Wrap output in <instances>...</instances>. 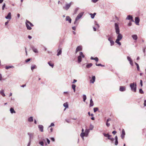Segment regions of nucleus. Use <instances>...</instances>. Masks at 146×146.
Returning <instances> with one entry per match:
<instances>
[{
    "label": "nucleus",
    "instance_id": "nucleus-4",
    "mask_svg": "<svg viewBox=\"0 0 146 146\" xmlns=\"http://www.w3.org/2000/svg\"><path fill=\"white\" fill-rule=\"evenodd\" d=\"M84 55L83 54L82 52H80V55L78 57V61L79 63H80L82 61V58H84Z\"/></svg>",
    "mask_w": 146,
    "mask_h": 146
},
{
    "label": "nucleus",
    "instance_id": "nucleus-14",
    "mask_svg": "<svg viewBox=\"0 0 146 146\" xmlns=\"http://www.w3.org/2000/svg\"><path fill=\"white\" fill-rule=\"evenodd\" d=\"M82 50V47L81 46H78L76 49V53Z\"/></svg>",
    "mask_w": 146,
    "mask_h": 146
},
{
    "label": "nucleus",
    "instance_id": "nucleus-47",
    "mask_svg": "<svg viewBox=\"0 0 146 146\" xmlns=\"http://www.w3.org/2000/svg\"><path fill=\"white\" fill-rule=\"evenodd\" d=\"M118 144V140H115V145H117Z\"/></svg>",
    "mask_w": 146,
    "mask_h": 146
},
{
    "label": "nucleus",
    "instance_id": "nucleus-10",
    "mask_svg": "<svg viewBox=\"0 0 146 146\" xmlns=\"http://www.w3.org/2000/svg\"><path fill=\"white\" fill-rule=\"evenodd\" d=\"M11 13L10 12L8 13L7 15L5 17V18L7 19H9V20L11 19Z\"/></svg>",
    "mask_w": 146,
    "mask_h": 146
},
{
    "label": "nucleus",
    "instance_id": "nucleus-39",
    "mask_svg": "<svg viewBox=\"0 0 146 146\" xmlns=\"http://www.w3.org/2000/svg\"><path fill=\"white\" fill-rule=\"evenodd\" d=\"M139 92L141 94H143L144 93V92L141 89H140L139 90Z\"/></svg>",
    "mask_w": 146,
    "mask_h": 146
},
{
    "label": "nucleus",
    "instance_id": "nucleus-2",
    "mask_svg": "<svg viewBox=\"0 0 146 146\" xmlns=\"http://www.w3.org/2000/svg\"><path fill=\"white\" fill-rule=\"evenodd\" d=\"M26 25L27 29L31 30L32 29V28L31 27H33V25L30 21L27 20H26Z\"/></svg>",
    "mask_w": 146,
    "mask_h": 146
},
{
    "label": "nucleus",
    "instance_id": "nucleus-27",
    "mask_svg": "<svg viewBox=\"0 0 146 146\" xmlns=\"http://www.w3.org/2000/svg\"><path fill=\"white\" fill-rule=\"evenodd\" d=\"M37 66L35 65H33L31 66V69L32 70H33L34 69L36 68Z\"/></svg>",
    "mask_w": 146,
    "mask_h": 146
},
{
    "label": "nucleus",
    "instance_id": "nucleus-46",
    "mask_svg": "<svg viewBox=\"0 0 146 146\" xmlns=\"http://www.w3.org/2000/svg\"><path fill=\"white\" fill-rule=\"evenodd\" d=\"M95 60L96 62H98V59L97 57H96L94 58V60Z\"/></svg>",
    "mask_w": 146,
    "mask_h": 146
},
{
    "label": "nucleus",
    "instance_id": "nucleus-8",
    "mask_svg": "<svg viewBox=\"0 0 146 146\" xmlns=\"http://www.w3.org/2000/svg\"><path fill=\"white\" fill-rule=\"evenodd\" d=\"M127 59L128 61H129L130 65L132 66H133V62L131 58L130 57L128 56L127 57Z\"/></svg>",
    "mask_w": 146,
    "mask_h": 146
},
{
    "label": "nucleus",
    "instance_id": "nucleus-64",
    "mask_svg": "<svg viewBox=\"0 0 146 146\" xmlns=\"http://www.w3.org/2000/svg\"><path fill=\"white\" fill-rule=\"evenodd\" d=\"M111 120V119L110 118H109L107 120L106 122H108L109 121H110Z\"/></svg>",
    "mask_w": 146,
    "mask_h": 146
},
{
    "label": "nucleus",
    "instance_id": "nucleus-25",
    "mask_svg": "<svg viewBox=\"0 0 146 146\" xmlns=\"http://www.w3.org/2000/svg\"><path fill=\"white\" fill-rule=\"evenodd\" d=\"M94 104L93 103V102L92 101V98H91V99L90 100V107L92 106H94Z\"/></svg>",
    "mask_w": 146,
    "mask_h": 146
},
{
    "label": "nucleus",
    "instance_id": "nucleus-31",
    "mask_svg": "<svg viewBox=\"0 0 146 146\" xmlns=\"http://www.w3.org/2000/svg\"><path fill=\"white\" fill-rule=\"evenodd\" d=\"M90 130L89 129H86V130H85V134H86V136H87V135H88L90 132Z\"/></svg>",
    "mask_w": 146,
    "mask_h": 146
},
{
    "label": "nucleus",
    "instance_id": "nucleus-20",
    "mask_svg": "<svg viewBox=\"0 0 146 146\" xmlns=\"http://www.w3.org/2000/svg\"><path fill=\"white\" fill-rule=\"evenodd\" d=\"M4 90L3 89L1 90L0 91V94L3 97H5V94L4 93Z\"/></svg>",
    "mask_w": 146,
    "mask_h": 146
},
{
    "label": "nucleus",
    "instance_id": "nucleus-17",
    "mask_svg": "<svg viewBox=\"0 0 146 146\" xmlns=\"http://www.w3.org/2000/svg\"><path fill=\"white\" fill-rule=\"evenodd\" d=\"M96 77L95 76H92V79L90 80V82L91 83L93 84L95 81Z\"/></svg>",
    "mask_w": 146,
    "mask_h": 146
},
{
    "label": "nucleus",
    "instance_id": "nucleus-41",
    "mask_svg": "<svg viewBox=\"0 0 146 146\" xmlns=\"http://www.w3.org/2000/svg\"><path fill=\"white\" fill-rule=\"evenodd\" d=\"M90 15L91 16V17L92 19H94L95 16L92 13H90Z\"/></svg>",
    "mask_w": 146,
    "mask_h": 146
},
{
    "label": "nucleus",
    "instance_id": "nucleus-38",
    "mask_svg": "<svg viewBox=\"0 0 146 146\" xmlns=\"http://www.w3.org/2000/svg\"><path fill=\"white\" fill-rule=\"evenodd\" d=\"M98 110V108H94V112H96Z\"/></svg>",
    "mask_w": 146,
    "mask_h": 146
},
{
    "label": "nucleus",
    "instance_id": "nucleus-1",
    "mask_svg": "<svg viewBox=\"0 0 146 146\" xmlns=\"http://www.w3.org/2000/svg\"><path fill=\"white\" fill-rule=\"evenodd\" d=\"M115 32L118 35L117 36V38L115 42L117 44L119 45L120 46L121 44L119 41L120 40L123 38L122 35L120 33V31L118 25L117 23H115Z\"/></svg>",
    "mask_w": 146,
    "mask_h": 146
},
{
    "label": "nucleus",
    "instance_id": "nucleus-54",
    "mask_svg": "<svg viewBox=\"0 0 146 146\" xmlns=\"http://www.w3.org/2000/svg\"><path fill=\"white\" fill-rule=\"evenodd\" d=\"M9 20H7L6 22L5 23V25H7L8 23H9Z\"/></svg>",
    "mask_w": 146,
    "mask_h": 146
},
{
    "label": "nucleus",
    "instance_id": "nucleus-15",
    "mask_svg": "<svg viewBox=\"0 0 146 146\" xmlns=\"http://www.w3.org/2000/svg\"><path fill=\"white\" fill-rule=\"evenodd\" d=\"M38 128L40 131L42 132L43 131V126L42 125H39Z\"/></svg>",
    "mask_w": 146,
    "mask_h": 146
},
{
    "label": "nucleus",
    "instance_id": "nucleus-9",
    "mask_svg": "<svg viewBox=\"0 0 146 146\" xmlns=\"http://www.w3.org/2000/svg\"><path fill=\"white\" fill-rule=\"evenodd\" d=\"M57 52H58V53L57 54V55L58 56L61 54L62 53V48L60 47V46L58 47V49L57 50Z\"/></svg>",
    "mask_w": 146,
    "mask_h": 146
},
{
    "label": "nucleus",
    "instance_id": "nucleus-30",
    "mask_svg": "<svg viewBox=\"0 0 146 146\" xmlns=\"http://www.w3.org/2000/svg\"><path fill=\"white\" fill-rule=\"evenodd\" d=\"M72 89L73 90L74 92H75V91H76V88H75L76 87V85L74 84H72Z\"/></svg>",
    "mask_w": 146,
    "mask_h": 146
},
{
    "label": "nucleus",
    "instance_id": "nucleus-7",
    "mask_svg": "<svg viewBox=\"0 0 146 146\" xmlns=\"http://www.w3.org/2000/svg\"><path fill=\"white\" fill-rule=\"evenodd\" d=\"M71 3V2H70L69 3H66V4L65 6L64 7V9L66 10H68L70 7Z\"/></svg>",
    "mask_w": 146,
    "mask_h": 146
},
{
    "label": "nucleus",
    "instance_id": "nucleus-16",
    "mask_svg": "<svg viewBox=\"0 0 146 146\" xmlns=\"http://www.w3.org/2000/svg\"><path fill=\"white\" fill-rule=\"evenodd\" d=\"M125 135V133L124 130L123 129L122 130V134L121 135V138L122 139H123Z\"/></svg>",
    "mask_w": 146,
    "mask_h": 146
},
{
    "label": "nucleus",
    "instance_id": "nucleus-26",
    "mask_svg": "<svg viewBox=\"0 0 146 146\" xmlns=\"http://www.w3.org/2000/svg\"><path fill=\"white\" fill-rule=\"evenodd\" d=\"M28 121L29 122H32L33 121V117L32 116L29 117L28 119Z\"/></svg>",
    "mask_w": 146,
    "mask_h": 146
},
{
    "label": "nucleus",
    "instance_id": "nucleus-63",
    "mask_svg": "<svg viewBox=\"0 0 146 146\" xmlns=\"http://www.w3.org/2000/svg\"><path fill=\"white\" fill-rule=\"evenodd\" d=\"M72 29L74 30H76V27H72Z\"/></svg>",
    "mask_w": 146,
    "mask_h": 146
},
{
    "label": "nucleus",
    "instance_id": "nucleus-13",
    "mask_svg": "<svg viewBox=\"0 0 146 146\" xmlns=\"http://www.w3.org/2000/svg\"><path fill=\"white\" fill-rule=\"evenodd\" d=\"M126 90V87L125 86H120L119 91L121 92H123Z\"/></svg>",
    "mask_w": 146,
    "mask_h": 146
},
{
    "label": "nucleus",
    "instance_id": "nucleus-12",
    "mask_svg": "<svg viewBox=\"0 0 146 146\" xmlns=\"http://www.w3.org/2000/svg\"><path fill=\"white\" fill-rule=\"evenodd\" d=\"M140 21V19L139 17H136L135 18V22L136 24L137 25H139V23Z\"/></svg>",
    "mask_w": 146,
    "mask_h": 146
},
{
    "label": "nucleus",
    "instance_id": "nucleus-6",
    "mask_svg": "<svg viewBox=\"0 0 146 146\" xmlns=\"http://www.w3.org/2000/svg\"><path fill=\"white\" fill-rule=\"evenodd\" d=\"M108 40L110 42L111 46H113L114 45V42L111 36H109L108 38Z\"/></svg>",
    "mask_w": 146,
    "mask_h": 146
},
{
    "label": "nucleus",
    "instance_id": "nucleus-44",
    "mask_svg": "<svg viewBox=\"0 0 146 146\" xmlns=\"http://www.w3.org/2000/svg\"><path fill=\"white\" fill-rule=\"evenodd\" d=\"M5 3H4L2 7V9L3 10H4L5 7Z\"/></svg>",
    "mask_w": 146,
    "mask_h": 146
},
{
    "label": "nucleus",
    "instance_id": "nucleus-34",
    "mask_svg": "<svg viewBox=\"0 0 146 146\" xmlns=\"http://www.w3.org/2000/svg\"><path fill=\"white\" fill-rule=\"evenodd\" d=\"M135 64L137 66V70L138 71H139V67L138 64L137 63L135 62Z\"/></svg>",
    "mask_w": 146,
    "mask_h": 146
},
{
    "label": "nucleus",
    "instance_id": "nucleus-18",
    "mask_svg": "<svg viewBox=\"0 0 146 146\" xmlns=\"http://www.w3.org/2000/svg\"><path fill=\"white\" fill-rule=\"evenodd\" d=\"M31 48L33 51L35 53H38V51L37 49L35 48L34 46H31Z\"/></svg>",
    "mask_w": 146,
    "mask_h": 146
},
{
    "label": "nucleus",
    "instance_id": "nucleus-45",
    "mask_svg": "<svg viewBox=\"0 0 146 146\" xmlns=\"http://www.w3.org/2000/svg\"><path fill=\"white\" fill-rule=\"evenodd\" d=\"M103 135L105 137H108V136L109 135V134H106L105 133H103Z\"/></svg>",
    "mask_w": 146,
    "mask_h": 146
},
{
    "label": "nucleus",
    "instance_id": "nucleus-35",
    "mask_svg": "<svg viewBox=\"0 0 146 146\" xmlns=\"http://www.w3.org/2000/svg\"><path fill=\"white\" fill-rule=\"evenodd\" d=\"M83 101L84 102H85V100H86V96L85 95H84L83 96Z\"/></svg>",
    "mask_w": 146,
    "mask_h": 146
},
{
    "label": "nucleus",
    "instance_id": "nucleus-37",
    "mask_svg": "<svg viewBox=\"0 0 146 146\" xmlns=\"http://www.w3.org/2000/svg\"><path fill=\"white\" fill-rule=\"evenodd\" d=\"M39 144L41 146H43L44 145V143L43 141H41L39 142Z\"/></svg>",
    "mask_w": 146,
    "mask_h": 146
},
{
    "label": "nucleus",
    "instance_id": "nucleus-22",
    "mask_svg": "<svg viewBox=\"0 0 146 146\" xmlns=\"http://www.w3.org/2000/svg\"><path fill=\"white\" fill-rule=\"evenodd\" d=\"M14 68V67L13 66H6L5 67V68L7 69H8L10 68Z\"/></svg>",
    "mask_w": 146,
    "mask_h": 146
},
{
    "label": "nucleus",
    "instance_id": "nucleus-50",
    "mask_svg": "<svg viewBox=\"0 0 146 146\" xmlns=\"http://www.w3.org/2000/svg\"><path fill=\"white\" fill-rule=\"evenodd\" d=\"M31 139H29V142L27 145V146H30V144H31Z\"/></svg>",
    "mask_w": 146,
    "mask_h": 146
},
{
    "label": "nucleus",
    "instance_id": "nucleus-51",
    "mask_svg": "<svg viewBox=\"0 0 146 146\" xmlns=\"http://www.w3.org/2000/svg\"><path fill=\"white\" fill-rule=\"evenodd\" d=\"M111 135H109L108 137V139L110 140V139H111Z\"/></svg>",
    "mask_w": 146,
    "mask_h": 146
},
{
    "label": "nucleus",
    "instance_id": "nucleus-57",
    "mask_svg": "<svg viewBox=\"0 0 146 146\" xmlns=\"http://www.w3.org/2000/svg\"><path fill=\"white\" fill-rule=\"evenodd\" d=\"M140 84L141 86H143V82L141 80H140Z\"/></svg>",
    "mask_w": 146,
    "mask_h": 146
},
{
    "label": "nucleus",
    "instance_id": "nucleus-23",
    "mask_svg": "<svg viewBox=\"0 0 146 146\" xmlns=\"http://www.w3.org/2000/svg\"><path fill=\"white\" fill-rule=\"evenodd\" d=\"M10 112L11 113H16V112L14 110L13 108H10Z\"/></svg>",
    "mask_w": 146,
    "mask_h": 146
},
{
    "label": "nucleus",
    "instance_id": "nucleus-43",
    "mask_svg": "<svg viewBox=\"0 0 146 146\" xmlns=\"http://www.w3.org/2000/svg\"><path fill=\"white\" fill-rule=\"evenodd\" d=\"M54 124L53 123H51L50 125L48 126V128L51 127L52 126H54Z\"/></svg>",
    "mask_w": 146,
    "mask_h": 146
},
{
    "label": "nucleus",
    "instance_id": "nucleus-11",
    "mask_svg": "<svg viewBox=\"0 0 146 146\" xmlns=\"http://www.w3.org/2000/svg\"><path fill=\"white\" fill-rule=\"evenodd\" d=\"M126 20H131V21L134 22L132 16L131 15H129L127 16V17L126 18Z\"/></svg>",
    "mask_w": 146,
    "mask_h": 146
},
{
    "label": "nucleus",
    "instance_id": "nucleus-21",
    "mask_svg": "<svg viewBox=\"0 0 146 146\" xmlns=\"http://www.w3.org/2000/svg\"><path fill=\"white\" fill-rule=\"evenodd\" d=\"M132 37L134 40H136L138 38L137 35H132Z\"/></svg>",
    "mask_w": 146,
    "mask_h": 146
},
{
    "label": "nucleus",
    "instance_id": "nucleus-62",
    "mask_svg": "<svg viewBox=\"0 0 146 146\" xmlns=\"http://www.w3.org/2000/svg\"><path fill=\"white\" fill-rule=\"evenodd\" d=\"M114 139L113 138H111V139L110 140L112 141H113L114 140Z\"/></svg>",
    "mask_w": 146,
    "mask_h": 146
},
{
    "label": "nucleus",
    "instance_id": "nucleus-32",
    "mask_svg": "<svg viewBox=\"0 0 146 146\" xmlns=\"http://www.w3.org/2000/svg\"><path fill=\"white\" fill-rule=\"evenodd\" d=\"M28 135H29V137L30 138V139H31L33 138V133H28Z\"/></svg>",
    "mask_w": 146,
    "mask_h": 146
},
{
    "label": "nucleus",
    "instance_id": "nucleus-40",
    "mask_svg": "<svg viewBox=\"0 0 146 146\" xmlns=\"http://www.w3.org/2000/svg\"><path fill=\"white\" fill-rule=\"evenodd\" d=\"M96 65L97 66H104V65H102L101 64H96Z\"/></svg>",
    "mask_w": 146,
    "mask_h": 146
},
{
    "label": "nucleus",
    "instance_id": "nucleus-56",
    "mask_svg": "<svg viewBox=\"0 0 146 146\" xmlns=\"http://www.w3.org/2000/svg\"><path fill=\"white\" fill-rule=\"evenodd\" d=\"M106 125L107 126L109 127L110 125V124L108 123V122H106Z\"/></svg>",
    "mask_w": 146,
    "mask_h": 146
},
{
    "label": "nucleus",
    "instance_id": "nucleus-48",
    "mask_svg": "<svg viewBox=\"0 0 146 146\" xmlns=\"http://www.w3.org/2000/svg\"><path fill=\"white\" fill-rule=\"evenodd\" d=\"M99 0H92V1L93 3H96Z\"/></svg>",
    "mask_w": 146,
    "mask_h": 146
},
{
    "label": "nucleus",
    "instance_id": "nucleus-42",
    "mask_svg": "<svg viewBox=\"0 0 146 146\" xmlns=\"http://www.w3.org/2000/svg\"><path fill=\"white\" fill-rule=\"evenodd\" d=\"M46 140L47 141V142L48 144H49L50 143V140L48 138H46Z\"/></svg>",
    "mask_w": 146,
    "mask_h": 146
},
{
    "label": "nucleus",
    "instance_id": "nucleus-49",
    "mask_svg": "<svg viewBox=\"0 0 146 146\" xmlns=\"http://www.w3.org/2000/svg\"><path fill=\"white\" fill-rule=\"evenodd\" d=\"M78 8H76V9H75V11H74V14H76V13H77V11H78Z\"/></svg>",
    "mask_w": 146,
    "mask_h": 146
},
{
    "label": "nucleus",
    "instance_id": "nucleus-3",
    "mask_svg": "<svg viewBox=\"0 0 146 146\" xmlns=\"http://www.w3.org/2000/svg\"><path fill=\"white\" fill-rule=\"evenodd\" d=\"M136 84H135L134 83H131L130 84V86L131 88V90L135 92H136Z\"/></svg>",
    "mask_w": 146,
    "mask_h": 146
},
{
    "label": "nucleus",
    "instance_id": "nucleus-55",
    "mask_svg": "<svg viewBox=\"0 0 146 146\" xmlns=\"http://www.w3.org/2000/svg\"><path fill=\"white\" fill-rule=\"evenodd\" d=\"M77 80H76V79H74L73 80V81L72 82V83L73 84H74L75 83V82H77Z\"/></svg>",
    "mask_w": 146,
    "mask_h": 146
},
{
    "label": "nucleus",
    "instance_id": "nucleus-53",
    "mask_svg": "<svg viewBox=\"0 0 146 146\" xmlns=\"http://www.w3.org/2000/svg\"><path fill=\"white\" fill-rule=\"evenodd\" d=\"M30 60H31L30 58L27 59L26 60H25V62H28Z\"/></svg>",
    "mask_w": 146,
    "mask_h": 146
},
{
    "label": "nucleus",
    "instance_id": "nucleus-36",
    "mask_svg": "<svg viewBox=\"0 0 146 146\" xmlns=\"http://www.w3.org/2000/svg\"><path fill=\"white\" fill-rule=\"evenodd\" d=\"M48 64L49 65L51 66L52 68H53L54 67V64H51L50 63V62H48Z\"/></svg>",
    "mask_w": 146,
    "mask_h": 146
},
{
    "label": "nucleus",
    "instance_id": "nucleus-29",
    "mask_svg": "<svg viewBox=\"0 0 146 146\" xmlns=\"http://www.w3.org/2000/svg\"><path fill=\"white\" fill-rule=\"evenodd\" d=\"M64 107L65 108L64 109V111L66 110V108H68V102H66L64 103Z\"/></svg>",
    "mask_w": 146,
    "mask_h": 146
},
{
    "label": "nucleus",
    "instance_id": "nucleus-28",
    "mask_svg": "<svg viewBox=\"0 0 146 146\" xmlns=\"http://www.w3.org/2000/svg\"><path fill=\"white\" fill-rule=\"evenodd\" d=\"M85 133L84 132H82L80 134V136L83 139H84V137L85 136Z\"/></svg>",
    "mask_w": 146,
    "mask_h": 146
},
{
    "label": "nucleus",
    "instance_id": "nucleus-52",
    "mask_svg": "<svg viewBox=\"0 0 146 146\" xmlns=\"http://www.w3.org/2000/svg\"><path fill=\"white\" fill-rule=\"evenodd\" d=\"M66 121L68 123H70V120L69 119H66Z\"/></svg>",
    "mask_w": 146,
    "mask_h": 146
},
{
    "label": "nucleus",
    "instance_id": "nucleus-60",
    "mask_svg": "<svg viewBox=\"0 0 146 146\" xmlns=\"http://www.w3.org/2000/svg\"><path fill=\"white\" fill-rule=\"evenodd\" d=\"M144 106H146V100H145L144 101Z\"/></svg>",
    "mask_w": 146,
    "mask_h": 146
},
{
    "label": "nucleus",
    "instance_id": "nucleus-61",
    "mask_svg": "<svg viewBox=\"0 0 146 146\" xmlns=\"http://www.w3.org/2000/svg\"><path fill=\"white\" fill-rule=\"evenodd\" d=\"M131 25L132 23L131 22H129V23L128 24V25L129 26H131Z\"/></svg>",
    "mask_w": 146,
    "mask_h": 146
},
{
    "label": "nucleus",
    "instance_id": "nucleus-24",
    "mask_svg": "<svg viewBox=\"0 0 146 146\" xmlns=\"http://www.w3.org/2000/svg\"><path fill=\"white\" fill-rule=\"evenodd\" d=\"M92 66V64L91 63L87 64L86 65V67L87 68H89Z\"/></svg>",
    "mask_w": 146,
    "mask_h": 146
},
{
    "label": "nucleus",
    "instance_id": "nucleus-58",
    "mask_svg": "<svg viewBox=\"0 0 146 146\" xmlns=\"http://www.w3.org/2000/svg\"><path fill=\"white\" fill-rule=\"evenodd\" d=\"M50 139L51 140H52L53 141H54L55 139L54 137H51L50 138Z\"/></svg>",
    "mask_w": 146,
    "mask_h": 146
},
{
    "label": "nucleus",
    "instance_id": "nucleus-59",
    "mask_svg": "<svg viewBox=\"0 0 146 146\" xmlns=\"http://www.w3.org/2000/svg\"><path fill=\"white\" fill-rule=\"evenodd\" d=\"M117 133V132L115 131H114L112 132V133H113L114 135L115 134V133Z\"/></svg>",
    "mask_w": 146,
    "mask_h": 146
},
{
    "label": "nucleus",
    "instance_id": "nucleus-5",
    "mask_svg": "<svg viewBox=\"0 0 146 146\" xmlns=\"http://www.w3.org/2000/svg\"><path fill=\"white\" fill-rule=\"evenodd\" d=\"M84 14V12H81L78 14L76 18L75 21L74 22V24H75L76 21L80 19L83 16Z\"/></svg>",
    "mask_w": 146,
    "mask_h": 146
},
{
    "label": "nucleus",
    "instance_id": "nucleus-19",
    "mask_svg": "<svg viewBox=\"0 0 146 146\" xmlns=\"http://www.w3.org/2000/svg\"><path fill=\"white\" fill-rule=\"evenodd\" d=\"M66 21H68L70 23H71V19L69 16H67L66 17Z\"/></svg>",
    "mask_w": 146,
    "mask_h": 146
},
{
    "label": "nucleus",
    "instance_id": "nucleus-33",
    "mask_svg": "<svg viewBox=\"0 0 146 146\" xmlns=\"http://www.w3.org/2000/svg\"><path fill=\"white\" fill-rule=\"evenodd\" d=\"M94 126L92 124H90L89 127V129L90 130H92L94 128Z\"/></svg>",
    "mask_w": 146,
    "mask_h": 146
}]
</instances>
